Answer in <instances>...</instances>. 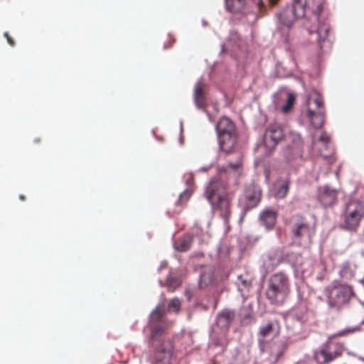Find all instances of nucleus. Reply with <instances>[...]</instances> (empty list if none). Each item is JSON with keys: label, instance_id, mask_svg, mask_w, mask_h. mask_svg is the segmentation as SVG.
I'll return each instance as SVG.
<instances>
[{"label": "nucleus", "instance_id": "obj_20", "mask_svg": "<svg viewBox=\"0 0 364 364\" xmlns=\"http://www.w3.org/2000/svg\"><path fill=\"white\" fill-rule=\"evenodd\" d=\"M276 333L274 324L269 322L260 326L258 333V341L262 350V345L267 339L270 338Z\"/></svg>", "mask_w": 364, "mask_h": 364}, {"label": "nucleus", "instance_id": "obj_5", "mask_svg": "<svg viewBox=\"0 0 364 364\" xmlns=\"http://www.w3.org/2000/svg\"><path fill=\"white\" fill-rule=\"evenodd\" d=\"M324 114L322 97L316 90H312L306 99L301 117L308 119L314 128L318 129L324 123Z\"/></svg>", "mask_w": 364, "mask_h": 364}, {"label": "nucleus", "instance_id": "obj_37", "mask_svg": "<svg viewBox=\"0 0 364 364\" xmlns=\"http://www.w3.org/2000/svg\"><path fill=\"white\" fill-rule=\"evenodd\" d=\"M166 264H167L166 262L163 261V262L161 263V265H160L159 269H161V268L165 267L166 266Z\"/></svg>", "mask_w": 364, "mask_h": 364}, {"label": "nucleus", "instance_id": "obj_13", "mask_svg": "<svg viewBox=\"0 0 364 364\" xmlns=\"http://www.w3.org/2000/svg\"><path fill=\"white\" fill-rule=\"evenodd\" d=\"M341 348L338 345L331 341H327L318 352L315 353V358L318 363L324 364L333 360L340 355Z\"/></svg>", "mask_w": 364, "mask_h": 364}, {"label": "nucleus", "instance_id": "obj_21", "mask_svg": "<svg viewBox=\"0 0 364 364\" xmlns=\"http://www.w3.org/2000/svg\"><path fill=\"white\" fill-rule=\"evenodd\" d=\"M195 104L198 108H203L205 106V97L203 92V83L202 79L198 80L194 88Z\"/></svg>", "mask_w": 364, "mask_h": 364}, {"label": "nucleus", "instance_id": "obj_3", "mask_svg": "<svg viewBox=\"0 0 364 364\" xmlns=\"http://www.w3.org/2000/svg\"><path fill=\"white\" fill-rule=\"evenodd\" d=\"M309 312L306 306L292 309L287 315L286 326L291 341L305 338L307 336Z\"/></svg>", "mask_w": 364, "mask_h": 364}, {"label": "nucleus", "instance_id": "obj_1", "mask_svg": "<svg viewBox=\"0 0 364 364\" xmlns=\"http://www.w3.org/2000/svg\"><path fill=\"white\" fill-rule=\"evenodd\" d=\"M323 0H293L291 7L286 8L277 15L279 23L287 28H289L294 23L295 19L302 18L305 16L306 8L311 9L315 14L318 21V26L310 28V34L316 35L317 41L321 43L327 37L329 26L323 19L318 16V14L322 11Z\"/></svg>", "mask_w": 364, "mask_h": 364}, {"label": "nucleus", "instance_id": "obj_23", "mask_svg": "<svg viewBox=\"0 0 364 364\" xmlns=\"http://www.w3.org/2000/svg\"><path fill=\"white\" fill-rule=\"evenodd\" d=\"M296 139L298 141V142L295 145L287 149L284 151V156L288 161H291L301 156L300 136L297 134H296Z\"/></svg>", "mask_w": 364, "mask_h": 364}, {"label": "nucleus", "instance_id": "obj_33", "mask_svg": "<svg viewBox=\"0 0 364 364\" xmlns=\"http://www.w3.org/2000/svg\"><path fill=\"white\" fill-rule=\"evenodd\" d=\"M301 257L298 255L296 256V261L294 263V266L298 271H304V269L302 267V263L301 262Z\"/></svg>", "mask_w": 364, "mask_h": 364}, {"label": "nucleus", "instance_id": "obj_22", "mask_svg": "<svg viewBox=\"0 0 364 364\" xmlns=\"http://www.w3.org/2000/svg\"><path fill=\"white\" fill-rule=\"evenodd\" d=\"M284 257L282 251L277 250L269 255L268 258L264 260V264L267 270H272L275 267L281 263Z\"/></svg>", "mask_w": 364, "mask_h": 364}, {"label": "nucleus", "instance_id": "obj_27", "mask_svg": "<svg viewBox=\"0 0 364 364\" xmlns=\"http://www.w3.org/2000/svg\"><path fill=\"white\" fill-rule=\"evenodd\" d=\"M192 183H193V175H192V173H189L188 178L186 181V183L187 185V188L183 193H181L180 194L178 203H183V201H186L189 198V197L191 194V191H192L191 189Z\"/></svg>", "mask_w": 364, "mask_h": 364}, {"label": "nucleus", "instance_id": "obj_41", "mask_svg": "<svg viewBox=\"0 0 364 364\" xmlns=\"http://www.w3.org/2000/svg\"><path fill=\"white\" fill-rule=\"evenodd\" d=\"M201 170H202V171H206V170H207V168H201Z\"/></svg>", "mask_w": 364, "mask_h": 364}, {"label": "nucleus", "instance_id": "obj_28", "mask_svg": "<svg viewBox=\"0 0 364 364\" xmlns=\"http://www.w3.org/2000/svg\"><path fill=\"white\" fill-rule=\"evenodd\" d=\"M241 166V157L238 156L235 162H230L226 166H223L219 168L220 172L232 173L237 171Z\"/></svg>", "mask_w": 364, "mask_h": 364}, {"label": "nucleus", "instance_id": "obj_26", "mask_svg": "<svg viewBox=\"0 0 364 364\" xmlns=\"http://www.w3.org/2000/svg\"><path fill=\"white\" fill-rule=\"evenodd\" d=\"M236 284L240 291L248 289L251 287V280L248 275H237Z\"/></svg>", "mask_w": 364, "mask_h": 364}, {"label": "nucleus", "instance_id": "obj_12", "mask_svg": "<svg viewBox=\"0 0 364 364\" xmlns=\"http://www.w3.org/2000/svg\"><path fill=\"white\" fill-rule=\"evenodd\" d=\"M284 137V132L279 124H274L269 126L264 135L263 144L258 146V149L264 148L271 151Z\"/></svg>", "mask_w": 364, "mask_h": 364}, {"label": "nucleus", "instance_id": "obj_9", "mask_svg": "<svg viewBox=\"0 0 364 364\" xmlns=\"http://www.w3.org/2000/svg\"><path fill=\"white\" fill-rule=\"evenodd\" d=\"M325 291L329 306L334 307L346 304L353 296L352 287L345 284L329 286Z\"/></svg>", "mask_w": 364, "mask_h": 364}, {"label": "nucleus", "instance_id": "obj_35", "mask_svg": "<svg viewBox=\"0 0 364 364\" xmlns=\"http://www.w3.org/2000/svg\"><path fill=\"white\" fill-rule=\"evenodd\" d=\"M5 36L7 38V41H8V43L11 45V46H14V41L12 40L11 38H10L8 35L7 33H5Z\"/></svg>", "mask_w": 364, "mask_h": 364}, {"label": "nucleus", "instance_id": "obj_30", "mask_svg": "<svg viewBox=\"0 0 364 364\" xmlns=\"http://www.w3.org/2000/svg\"><path fill=\"white\" fill-rule=\"evenodd\" d=\"M181 301L178 298L171 299L168 304V311L177 313L181 307Z\"/></svg>", "mask_w": 364, "mask_h": 364}, {"label": "nucleus", "instance_id": "obj_36", "mask_svg": "<svg viewBox=\"0 0 364 364\" xmlns=\"http://www.w3.org/2000/svg\"><path fill=\"white\" fill-rule=\"evenodd\" d=\"M180 132H181V134L182 132H183V122H182V121L181 122ZM179 141H180V144L182 145L183 144V138H182L181 135L180 136Z\"/></svg>", "mask_w": 364, "mask_h": 364}, {"label": "nucleus", "instance_id": "obj_32", "mask_svg": "<svg viewBox=\"0 0 364 364\" xmlns=\"http://www.w3.org/2000/svg\"><path fill=\"white\" fill-rule=\"evenodd\" d=\"M181 284L178 278L169 276L167 279V287L169 291H173Z\"/></svg>", "mask_w": 364, "mask_h": 364}, {"label": "nucleus", "instance_id": "obj_40", "mask_svg": "<svg viewBox=\"0 0 364 364\" xmlns=\"http://www.w3.org/2000/svg\"><path fill=\"white\" fill-rule=\"evenodd\" d=\"M359 359L364 361V357H359Z\"/></svg>", "mask_w": 364, "mask_h": 364}, {"label": "nucleus", "instance_id": "obj_38", "mask_svg": "<svg viewBox=\"0 0 364 364\" xmlns=\"http://www.w3.org/2000/svg\"><path fill=\"white\" fill-rule=\"evenodd\" d=\"M269 1L272 5H274L277 2L278 0H269Z\"/></svg>", "mask_w": 364, "mask_h": 364}, {"label": "nucleus", "instance_id": "obj_4", "mask_svg": "<svg viewBox=\"0 0 364 364\" xmlns=\"http://www.w3.org/2000/svg\"><path fill=\"white\" fill-rule=\"evenodd\" d=\"M205 195L213 210H218L220 215L227 218L229 215V200L225 193V186L218 180H212L205 188Z\"/></svg>", "mask_w": 364, "mask_h": 364}, {"label": "nucleus", "instance_id": "obj_11", "mask_svg": "<svg viewBox=\"0 0 364 364\" xmlns=\"http://www.w3.org/2000/svg\"><path fill=\"white\" fill-rule=\"evenodd\" d=\"M364 215L363 207L358 201H350L345 206L344 220L348 229H355Z\"/></svg>", "mask_w": 364, "mask_h": 364}, {"label": "nucleus", "instance_id": "obj_34", "mask_svg": "<svg viewBox=\"0 0 364 364\" xmlns=\"http://www.w3.org/2000/svg\"><path fill=\"white\" fill-rule=\"evenodd\" d=\"M355 330H357V328H346V329H345L343 331H341L339 333H338L336 334V336H345L347 333L354 332Z\"/></svg>", "mask_w": 364, "mask_h": 364}, {"label": "nucleus", "instance_id": "obj_8", "mask_svg": "<svg viewBox=\"0 0 364 364\" xmlns=\"http://www.w3.org/2000/svg\"><path fill=\"white\" fill-rule=\"evenodd\" d=\"M218 143L221 149H225V146L231 148L236 141L235 125L228 117H222L216 126Z\"/></svg>", "mask_w": 364, "mask_h": 364}, {"label": "nucleus", "instance_id": "obj_29", "mask_svg": "<svg viewBox=\"0 0 364 364\" xmlns=\"http://www.w3.org/2000/svg\"><path fill=\"white\" fill-rule=\"evenodd\" d=\"M213 281V274L203 272L200 275V285L203 288L210 284Z\"/></svg>", "mask_w": 364, "mask_h": 364}, {"label": "nucleus", "instance_id": "obj_39", "mask_svg": "<svg viewBox=\"0 0 364 364\" xmlns=\"http://www.w3.org/2000/svg\"><path fill=\"white\" fill-rule=\"evenodd\" d=\"M19 198H20L21 200H24L25 196L23 195H20Z\"/></svg>", "mask_w": 364, "mask_h": 364}, {"label": "nucleus", "instance_id": "obj_2", "mask_svg": "<svg viewBox=\"0 0 364 364\" xmlns=\"http://www.w3.org/2000/svg\"><path fill=\"white\" fill-rule=\"evenodd\" d=\"M164 311L157 306L151 314L149 325L151 329L150 343L155 348L154 359L156 364H169L173 346L169 340L163 338L166 322Z\"/></svg>", "mask_w": 364, "mask_h": 364}, {"label": "nucleus", "instance_id": "obj_14", "mask_svg": "<svg viewBox=\"0 0 364 364\" xmlns=\"http://www.w3.org/2000/svg\"><path fill=\"white\" fill-rule=\"evenodd\" d=\"M317 198L323 206H331L336 202L337 191L328 186H321L318 189Z\"/></svg>", "mask_w": 364, "mask_h": 364}, {"label": "nucleus", "instance_id": "obj_18", "mask_svg": "<svg viewBox=\"0 0 364 364\" xmlns=\"http://www.w3.org/2000/svg\"><path fill=\"white\" fill-rule=\"evenodd\" d=\"M289 181L287 178H279L271 188L272 194L277 198H284L289 191Z\"/></svg>", "mask_w": 364, "mask_h": 364}, {"label": "nucleus", "instance_id": "obj_16", "mask_svg": "<svg viewBox=\"0 0 364 364\" xmlns=\"http://www.w3.org/2000/svg\"><path fill=\"white\" fill-rule=\"evenodd\" d=\"M225 6L227 9L230 12H239L241 11L244 5L247 4L250 0H225ZM255 4L258 10L262 11L263 7V3L262 0H252Z\"/></svg>", "mask_w": 364, "mask_h": 364}, {"label": "nucleus", "instance_id": "obj_10", "mask_svg": "<svg viewBox=\"0 0 364 364\" xmlns=\"http://www.w3.org/2000/svg\"><path fill=\"white\" fill-rule=\"evenodd\" d=\"M262 189L256 183H251L246 187L244 193L239 199V205L242 209L240 220H242L245 211L256 207L260 202Z\"/></svg>", "mask_w": 364, "mask_h": 364}, {"label": "nucleus", "instance_id": "obj_24", "mask_svg": "<svg viewBox=\"0 0 364 364\" xmlns=\"http://www.w3.org/2000/svg\"><path fill=\"white\" fill-rule=\"evenodd\" d=\"M228 345V339L225 335V333H223L219 338H214L211 341V343L209 345V349L210 350H214L215 348H218V350H215V353H221L224 351L225 347Z\"/></svg>", "mask_w": 364, "mask_h": 364}, {"label": "nucleus", "instance_id": "obj_7", "mask_svg": "<svg viewBox=\"0 0 364 364\" xmlns=\"http://www.w3.org/2000/svg\"><path fill=\"white\" fill-rule=\"evenodd\" d=\"M290 225L294 242L304 246L311 243V237L314 233V227L309 225L300 216L293 217Z\"/></svg>", "mask_w": 364, "mask_h": 364}, {"label": "nucleus", "instance_id": "obj_31", "mask_svg": "<svg viewBox=\"0 0 364 364\" xmlns=\"http://www.w3.org/2000/svg\"><path fill=\"white\" fill-rule=\"evenodd\" d=\"M295 101V95L292 93H288L286 104L282 107V110L283 112H288L294 105Z\"/></svg>", "mask_w": 364, "mask_h": 364}, {"label": "nucleus", "instance_id": "obj_19", "mask_svg": "<svg viewBox=\"0 0 364 364\" xmlns=\"http://www.w3.org/2000/svg\"><path fill=\"white\" fill-rule=\"evenodd\" d=\"M235 317V315L234 311L225 309L218 315L216 324L220 328L226 330L233 321Z\"/></svg>", "mask_w": 364, "mask_h": 364}, {"label": "nucleus", "instance_id": "obj_25", "mask_svg": "<svg viewBox=\"0 0 364 364\" xmlns=\"http://www.w3.org/2000/svg\"><path fill=\"white\" fill-rule=\"evenodd\" d=\"M191 242V236L186 235L175 241L173 243V247L176 250L184 252L189 249Z\"/></svg>", "mask_w": 364, "mask_h": 364}, {"label": "nucleus", "instance_id": "obj_15", "mask_svg": "<svg viewBox=\"0 0 364 364\" xmlns=\"http://www.w3.org/2000/svg\"><path fill=\"white\" fill-rule=\"evenodd\" d=\"M328 141L329 136L326 132H323L317 141H313L314 149H318L323 158H328L333 154V150L328 145Z\"/></svg>", "mask_w": 364, "mask_h": 364}, {"label": "nucleus", "instance_id": "obj_17", "mask_svg": "<svg viewBox=\"0 0 364 364\" xmlns=\"http://www.w3.org/2000/svg\"><path fill=\"white\" fill-rule=\"evenodd\" d=\"M277 218V211L272 208H266L259 215V220L267 230H270L274 226Z\"/></svg>", "mask_w": 364, "mask_h": 364}, {"label": "nucleus", "instance_id": "obj_6", "mask_svg": "<svg viewBox=\"0 0 364 364\" xmlns=\"http://www.w3.org/2000/svg\"><path fill=\"white\" fill-rule=\"evenodd\" d=\"M289 282L287 277L280 272L273 274L266 291L267 298L274 304H282L289 295Z\"/></svg>", "mask_w": 364, "mask_h": 364}]
</instances>
